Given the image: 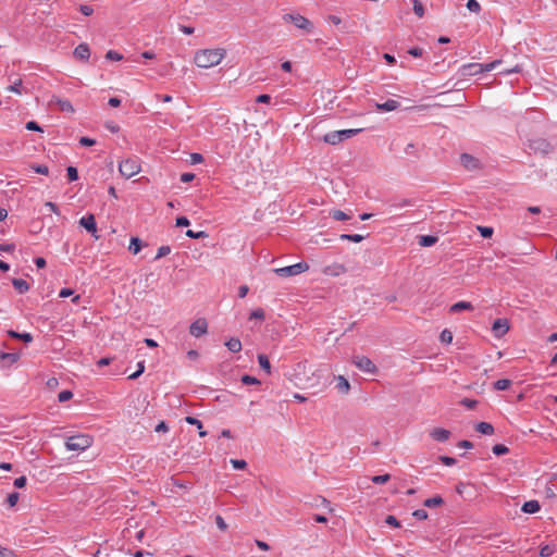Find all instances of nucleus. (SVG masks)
Segmentation results:
<instances>
[{"label": "nucleus", "instance_id": "obj_22", "mask_svg": "<svg viewBox=\"0 0 557 557\" xmlns=\"http://www.w3.org/2000/svg\"><path fill=\"white\" fill-rule=\"evenodd\" d=\"M473 306L469 301H458L450 307V312L456 313L463 310H472Z\"/></svg>", "mask_w": 557, "mask_h": 557}, {"label": "nucleus", "instance_id": "obj_10", "mask_svg": "<svg viewBox=\"0 0 557 557\" xmlns=\"http://www.w3.org/2000/svg\"><path fill=\"white\" fill-rule=\"evenodd\" d=\"M460 163L465 169H467L469 171H474V170L480 169L479 159L474 158L473 156H471L469 153H462L460 156Z\"/></svg>", "mask_w": 557, "mask_h": 557}, {"label": "nucleus", "instance_id": "obj_64", "mask_svg": "<svg viewBox=\"0 0 557 557\" xmlns=\"http://www.w3.org/2000/svg\"><path fill=\"white\" fill-rule=\"evenodd\" d=\"M45 207L48 208L51 212H53L55 214H60L59 207L54 202L47 201L45 203Z\"/></svg>", "mask_w": 557, "mask_h": 557}, {"label": "nucleus", "instance_id": "obj_49", "mask_svg": "<svg viewBox=\"0 0 557 557\" xmlns=\"http://www.w3.org/2000/svg\"><path fill=\"white\" fill-rule=\"evenodd\" d=\"M231 463L236 470H243L247 466V462L243 459H231Z\"/></svg>", "mask_w": 557, "mask_h": 557}, {"label": "nucleus", "instance_id": "obj_18", "mask_svg": "<svg viewBox=\"0 0 557 557\" xmlns=\"http://www.w3.org/2000/svg\"><path fill=\"white\" fill-rule=\"evenodd\" d=\"M336 388L339 393L342 394H347L350 389V384L348 382V380L346 377H344L343 375H338L336 377Z\"/></svg>", "mask_w": 557, "mask_h": 557}, {"label": "nucleus", "instance_id": "obj_41", "mask_svg": "<svg viewBox=\"0 0 557 557\" xmlns=\"http://www.w3.org/2000/svg\"><path fill=\"white\" fill-rule=\"evenodd\" d=\"M21 85H22V81L21 79H16L7 89L9 91H12V92L21 95L22 94Z\"/></svg>", "mask_w": 557, "mask_h": 557}, {"label": "nucleus", "instance_id": "obj_29", "mask_svg": "<svg viewBox=\"0 0 557 557\" xmlns=\"http://www.w3.org/2000/svg\"><path fill=\"white\" fill-rule=\"evenodd\" d=\"M141 246H143V243L138 237H132L128 249L134 255H137L140 251Z\"/></svg>", "mask_w": 557, "mask_h": 557}, {"label": "nucleus", "instance_id": "obj_27", "mask_svg": "<svg viewBox=\"0 0 557 557\" xmlns=\"http://www.w3.org/2000/svg\"><path fill=\"white\" fill-rule=\"evenodd\" d=\"M185 421L188 423V424H191V425H198V430H199V436L200 437H205L207 435V432L202 430V422L195 418V417H186L185 418Z\"/></svg>", "mask_w": 557, "mask_h": 557}, {"label": "nucleus", "instance_id": "obj_1", "mask_svg": "<svg viewBox=\"0 0 557 557\" xmlns=\"http://www.w3.org/2000/svg\"><path fill=\"white\" fill-rule=\"evenodd\" d=\"M224 57V49H203L195 53L194 62L199 67L209 69L220 64Z\"/></svg>", "mask_w": 557, "mask_h": 557}, {"label": "nucleus", "instance_id": "obj_47", "mask_svg": "<svg viewBox=\"0 0 557 557\" xmlns=\"http://www.w3.org/2000/svg\"><path fill=\"white\" fill-rule=\"evenodd\" d=\"M440 338L442 343L450 344L453 342V334L450 331L444 330L442 331Z\"/></svg>", "mask_w": 557, "mask_h": 557}, {"label": "nucleus", "instance_id": "obj_20", "mask_svg": "<svg viewBox=\"0 0 557 557\" xmlns=\"http://www.w3.org/2000/svg\"><path fill=\"white\" fill-rule=\"evenodd\" d=\"M541 509L537 500H528L522 506V511L525 513H535Z\"/></svg>", "mask_w": 557, "mask_h": 557}, {"label": "nucleus", "instance_id": "obj_16", "mask_svg": "<svg viewBox=\"0 0 557 557\" xmlns=\"http://www.w3.org/2000/svg\"><path fill=\"white\" fill-rule=\"evenodd\" d=\"M374 107L379 111L389 112L397 110L400 107V103L397 100L388 99L383 103L374 102Z\"/></svg>", "mask_w": 557, "mask_h": 557}, {"label": "nucleus", "instance_id": "obj_24", "mask_svg": "<svg viewBox=\"0 0 557 557\" xmlns=\"http://www.w3.org/2000/svg\"><path fill=\"white\" fill-rule=\"evenodd\" d=\"M437 242L436 236L432 235H421L419 237V245L422 247H431Z\"/></svg>", "mask_w": 557, "mask_h": 557}, {"label": "nucleus", "instance_id": "obj_5", "mask_svg": "<svg viewBox=\"0 0 557 557\" xmlns=\"http://www.w3.org/2000/svg\"><path fill=\"white\" fill-rule=\"evenodd\" d=\"M283 21L286 23H293L297 28L306 33H311L313 30L312 22L298 13L284 14Z\"/></svg>", "mask_w": 557, "mask_h": 557}, {"label": "nucleus", "instance_id": "obj_57", "mask_svg": "<svg viewBox=\"0 0 557 557\" xmlns=\"http://www.w3.org/2000/svg\"><path fill=\"white\" fill-rule=\"evenodd\" d=\"M26 129L35 131V132H42V128L35 121L27 122L26 123Z\"/></svg>", "mask_w": 557, "mask_h": 557}, {"label": "nucleus", "instance_id": "obj_52", "mask_svg": "<svg viewBox=\"0 0 557 557\" xmlns=\"http://www.w3.org/2000/svg\"><path fill=\"white\" fill-rule=\"evenodd\" d=\"M461 404L467 407L468 409H474L478 405V401L475 399H470V398H463L461 400Z\"/></svg>", "mask_w": 557, "mask_h": 557}, {"label": "nucleus", "instance_id": "obj_3", "mask_svg": "<svg viewBox=\"0 0 557 557\" xmlns=\"http://www.w3.org/2000/svg\"><path fill=\"white\" fill-rule=\"evenodd\" d=\"M362 132V128H350V129H341V131H334L325 134L323 136V140L326 144L330 145H337L357 134Z\"/></svg>", "mask_w": 557, "mask_h": 557}, {"label": "nucleus", "instance_id": "obj_21", "mask_svg": "<svg viewBox=\"0 0 557 557\" xmlns=\"http://www.w3.org/2000/svg\"><path fill=\"white\" fill-rule=\"evenodd\" d=\"M475 430L484 435H492L494 433V426L488 422H479L475 425Z\"/></svg>", "mask_w": 557, "mask_h": 557}, {"label": "nucleus", "instance_id": "obj_25", "mask_svg": "<svg viewBox=\"0 0 557 557\" xmlns=\"http://www.w3.org/2000/svg\"><path fill=\"white\" fill-rule=\"evenodd\" d=\"M258 362H259L260 368L267 374H271V364H270L269 358L265 355H263V354L258 355Z\"/></svg>", "mask_w": 557, "mask_h": 557}, {"label": "nucleus", "instance_id": "obj_2", "mask_svg": "<svg viewBox=\"0 0 557 557\" xmlns=\"http://www.w3.org/2000/svg\"><path fill=\"white\" fill-rule=\"evenodd\" d=\"M92 444V438L89 435L79 434L67 437L65 447L71 451H83L89 448Z\"/></svg>", "mask_w": 557, "mask_h": 557}, {"label": "nucleus", "instance_id": "obj_42", "mask_svg": "<svg viewBox=\"0 0 557 557\" xmlns=\"http://www.w3.org/2000/svg\"><path fill=\"white\" fill-rule=\"evenodd\" d=\"M72 397H73V393L71 391H69V389H64V391L59 393L58 400L60 403H64V401L70 400Z\"/></svg>", "mask_w": 557, "mask_h": 557}, {"label": "nucleus", "instance_id": "obj_34", "mask_svg": "<svg viewBox=\"0 0 557 557\" xmlns=\"http://www.w3.org/2000/svg\"><path fill=\"white\" fill-rule=\"evenodd\" d=\"M240 381L245 385H259L260 384V381L257 377L248 375V374L243 375Z\"/></svg>", "mask_w": 557, "mask_h": 557}, {"label": "nucleus", "instance_id": "obj_56", "mask_svg": "<svg viewBox=\"0 0 557 557\" xmlns=\"http://www.w3.org/2000/svg\"><path fill=\"white\" fill-rule=\"evenodd\" d=\"M79 11L85 15V16H89L94 13V9L90 5H87V4H81L79 5Z\"/></svg>", "mask_w": 557, "mask_h": 557}, {"label": "nucleus", "instance_id": "obj_8", "mask_svg": "<svg viewBox=\"0 0 557 557\" xmlns=\"http://www.w3.org/2000/svg\"><path fill=\"white\" fill-rule=\"evenodd\" d=\"M49 106H55L62 112H66V113H73L74 112V107L71 103V101L67 100V99H62V98H60L58 96H52L51 97V99L49 101Z\"/></svg>", "mask_w": 557, "mask_h": 557}, {"label": "nucleus", "instance_id": "obj_40", "mask_svg": "<svg viewBox=\"0 0 557 557\" xmlns=\"http://www.w3.org/2000/svg\"><path fill=\"white\" fill-rule=\"evenodd\" d=\"M30 169L38 173V174H42V175H48L49 174V169L47 165H44V164H34L30 166Z\"/></svg>", "mask_w": 557, "mask_h": 557}, {"label": "nucleus", "instance_id": "obj_43", "mask_svg": "<svg viewBox=\"0 0 557 557\" xmlns=\"http://www.w3.org/2000/svg\"><path fill=\"white\" fill-rule=\"evenodd\" d=\"M106 58L111 61H121L123 59V55L115 50H109L106 53Z\"/></svg>", "mask_w": 557, "mask_h": 557}, {"label": "nucleus", "instance_id": "obj_59", "mask_svg": "<svg viewBox=\"0 0 557 557\" xmlns=\"http://www.w3.org/2000/svg\"><path fill=\"white\" fill-rule=\"evenodd\" d=\"M408 53L414 58H419L423 54V49L419 47H413L408 50Z\"/></svg>", "mask_w": 557, "mask_h": 557}, {"label": "nucleus", "instance_id": "obj_51", "mask_svg": "<svg viewBox=\"0 0 557 557\" xmlns=\"http://www.w3.org/2000/svg\"><path fill=\"white\" fill-rule=\"evenodd\" d=\"M553 553H554V548H553L552 546H549V545H545V546H543V547L541 548V550H540V555H541L542 557H549V556H552V555H553Z\"/></svg>", "mask_w": 557, "mask_h": 557}, {"label": "nucleus", "instance_id": "obj_12", "mask_svg": "<svg viewBox=\"0 0 557 557\" xmlns=\"http://www.w3.org/2000/svg\"><path fill=\"white\" fill-rule=\"evenodd\" d=\"M74 57L81 61H88L90 58V49L87 44H79L73 51Z\"/></svg>", "mask_w": 557, "mask_h": 557}, {"label": "nucleus", "instance_id": "obj_9", "mask_svg": "<svg viewBox=\"0 0 557 557\" xmlns=\"http://www.w3.org/2000/svg\"><path fill=\"white\" fill-rule=\"evenodd\" d=\"M208 332V323L206 319H197L189 326V333L195 337H200Z\"/></svg>", "mask_w": 557, "mask_h": 557}, {"label": "nucleus", "instance_id": "obj_63", "mask_svg": "<svg viewBox=\"0 0 557 557\" xmlns=\"http://www.w3.org/2000/svg\"><path fill=\"white\" fill-rule=\"evenodd\" d=\"M256 101L258 103H269L271 101V96L270 95H267V94H262V95H259L257 98H256Z\"/></svg>", "mask_w": 557, "mask_h": 557}, {"label": "nucleus", "instance_id": "obj_17", "mask_svg": "<svg viewBox=\"0 0 557 557\" xmlns=\"http://www.w3.org/2000/svg\"><path fill=\"white\" fill-rule=\"evenodd\" d=\"M20 359V354L17 352H1L0 360L4 366H11L15 363Z\"/></svg>", "mask_w": 557, "mask_h": 557}, {"label": "nucleus", "instance_id": "obj_14", "mask_svg": "<svg viewBox=\"0 0 557 557\" xmlns=\"http://www.w3.org/2000/svg\"><path fill=\"white\" fill-rule=\"evenodd\" d=\"M481 63H468L463 64L459 72L462 76H474L481 74Z\"/></svg>", "mask_w": 557, "mask_h": 557}, {"label": "nucleus", "instance_id": "obj_46", "mask_svg": "<svg viewBox=\"0 0 557 557\" xmlns=\"http://www.w3.org/2000/svg\"><path fill=\"white\" fill-rule=\"evenodd\" d=\"M170 252H171V248L169 246H161V247H159V249L157 251L154 260L163 258V257L168 256Z\"/></svg>", "mask_w": 557, "mask_h": 557}, {"label": "nucleus", "instance_id": "obj_53", "mask_svg": "<svg viewBox=\"0 0 557 557\" xmlns=\"http://www.w3.org/2000/svg\"><path fill=\"white\" fill-rule=\"evenodd\" d=\"M412 516L417 518L418 520H425L428 519V512L424 509H417L412 512Z\"/></svg>", "mask_w": 557, "mask_h": 557}, {"label": "nucleus", "instance_id": "obj_6", "mask_svg": "<svg viewBox=\"0 0 557 557\" xmlns=\"http://www.w3.org/2000/svg\"><path fill=\"white\" fill-rule=\"evenodd\" d=\"M308 270V263L302 261L292 265L274 269L273 272L281 277H287L301 274Z\"/></svg>", "mask_w": 557, "mask_h": 557}, {"label": "nucleus", "instance_id": "obj_54", "mask_svg": "<svg viewBox=\"0 0 557 557\" xmlns=\"http://www.w3.org/2000/svg\"><path fill=\"white\" fill-rule=\"evenodd\" d=\"M26 483H27V479H26V476L22 475V476H20V478H16V479L14 480V483H13V484H14V486H15L16 488H23V487L26 485Z\"/></svg>", "mask_w": 557, "mask_h": 557}, {"label": "nucleus", "instance_id": "obj_36", "mask_svg": "<svg viewBox=\"0 0 557 557\" xmlns=\"http://www.w3.org/2000/svg\"><path fill=\"white\" fill-rule=\"evenodd\" d=\"M492 450L496 456H500L507 454L509 451V448L504 444H496L493 446Z\"/></svg>", "mask_w": 557, "mask_h": 557}, {"label": "nucleus", "instance_id": "obj_39", "mask_svg": "<svg viewBox=\"0 0 557 557\" xmlns=\"http://www.w3.org/2000/svg\"><path fill=\"white\" fill-rule=\"evenodd\" d=\"M20 498V494L17 492L10 493L7 497V504L9 507H14Z\"/></svg>", "mask_w": 557, "mask_h": 557}, {"label": "nucleus", "instance_id": "obj_7", "mask_svg": "<svg viewBox=\"0 0 557 557\" xmlns=\"http://www.w3.org/2000/svg\"><path fill=\"white\" fill-rule=\"evenodd\" d=\"M354 364L361 371L366 373H375L377 371V368L372 362V360L366 356H357L354 358Z\"/></svg>", "mask_w": 557, "mask_h": 557}, {"label": "nucleus", "instance_id": "obj_4", "mask_svg": "<svg viewBox=\"0 0 557 557\" xmlns=\"http://www.w3.org/2000/svg\"><path fill=\"white\" fill-rule=\"evenodd\" d=\"M141 170L139 159L137 157L122 160L119 164V171L125 178H131L138 174Z\"/></svg>", "mask_w": 557, "mask_h": 557}, {"label": "nucleus", "instance_id": "obj_38", "mask_svg": "<svg viewBox=\"0 0 557 557\" xmlns=\"http://www.w3.org/2000/svg\"><path fill=\"white\" fill-rule=\"evenodd\" d=\"M466 5L470 12L479 13L481 11V5L476 0H468Z\"/></svg>", "mask_w": 557, "mask_h": 557}, {"label": "nucleus", "instance_id": "obj_28", "mask_svg": "<svg viewBox=\"0 0 557 557\" xmlns=\"http://www.w3.org/2000/svg\"><path fill=\"white\" fill-rule=\"evenodd\" d=\"M444 503L443 498L440 495L428 498L424 500L423 505L429 508L441 506Z\"/></svg>", "mask_w": 557, "mask_h": 557}, {"label": "nucleus", "instance_id": "obj_45", "mask_svg": "<svg viewBox=\"0 0 557 557\" xmlns=\"http://www.w3.org/2000/svg\"><path fill=\"white\" fill-rule=\"evenodd\" d=\"M478 231L480 232L481 236L484 238H490L493 235V228L488 226H478Z\"/></svg>", "mask_w": 557, "mask_h": 557}, {"label": "nucleus", "instance_id": "obj_23", "mask_svg": "<svg viewBox=\"0 0 557 557\" xmlns=\"http://www.w3.org/2000/svg\"><path fill=\"white\" fill-rule=\"evenodd\" d=\"M225 346L232 352H238L242 350V343L238 338L232 337L226 343Z\"/></svg>", "mask_w": 557, "mask_h": 557}, {"label": "nucleus", "instance_id": "obj_35", "mask_svg": "<svg viewBox=\"0 0 557 557\" xmlns=\"http://www.w3.org/2000/svg\"><path fill=\"white\" fill-rule=\"evenodd\" d=\"M413 12L417 16H424V7L419 0H413Z\"/></svg>", "mask_w": 557, "mask_h": 557}, {"label": "nucleus", "instance_id": "obj_32", "mask_svg": "<svg viewBox=\"0 0 557 557\" xmlns=\"http://www.w3.org/2000/svg\"><path fill=\"white\" fill-rule=\"evenodd\" d=\"M341 239L349 240L354 243H360L363 240V236L360 234H342Z\"/></svg>", "mask_w": 557, "mask_h": 557}, {"label": "nucleus", "instance_id": "obj_60", "mask_svg": "<svg viewBox=\"0 0 557 557\" xmlns=\"http://www.w3.org/2000/svg\"><path fill=\"white\" fill-rule=\"evenodd\" d=\"M385 522L395 528H398L400 525L399 521L396 519V517H394L392 515L386 517Z\"/></svg>", "mask_w": 557, "mask_h": 557}, {"label": "nucleus", "instance_id": "obj_61", "mask_svg": "<svg viewBox=\"0 0 557 557\" xmlns=\"http://www.w3.org/2000/svg\"><path fill=\"white\" fill-rule=\"evenodd\" d=\"M264 318V311L262 309H256L250 313V319H260Z\"/></svg>", "mask_w": 557, "mask_h": 557}, {"label": "nucleus", "instance_id": "obj_19", "mask_svg": "<svg viewBox=\"0 0 557 557\" xmlns=\"http://www.w3.org/2000/svg\"><path fill=\"white\" fill-rule=\"evenodd\" d=\"M12 284L18 294H25L29 290V284L23 278H13Z\"/></svg>", "mask_w": 557, "mask_h": 557}, {"label": "nucleus", "instance_id": "obj_55", "mask_svg": "<svg viewBox=\"0 0 557 557\" xmlns=\"http://www.w3.org/2000/svg\"><path fill=\"white\" fill-rule=\"evenodd\" d=\"M215 523H216V527L221 530V531H226L227 529V524L226 522L224 521V519L221 517V516H216L215 517Z\"/></svg>", "mask_w": 557, "mask_h": 557}, {"label": "nucleus", "instance_id": "obj_30", "mask_svg": "<svg viewBox=\"0 0 557 557\" xmlns=\"http://www.w3.org/2000/svg\"><path fill=\"white\" fill-rule=\"evenodd\" d=\"M511 381L508 379H502L494 383V388L496 391H506L510 387Z\"/></svg>", "mask_w": 557, "mask_h": 557}, {"label": "nucleus", "instance_id": "obj_62", "mask_svg": "<svg viewBox=\"0 0 557 557\" xmlns=\"http://www.w3.org/2000/svg\"><path fill=\"white\" fill-rule=\"evenodd\" d=\"M79 144L82 146L90 147V146H94L96 144V140L91 139L89 137H81Z\"/></svg>", "mask_w": 557, "mask_h": 557}, {"label": "nucleus", "instance_id": "obj_13", "mask_svg": "<svg viewBox=\"0 0 557 557\" xmlns=\"http://www.w3.org/2000/svg\"><path fill=\"white\" fill-rule=\"evenodd\" d=\"M450 431L443 429V428H435L430 432V436L440 443H444L449 440L450 437Z\"/></svg>", "mask_w": 557, "mask_h": 557}, {"label": "nucleus", "instance_id": "obj_48", "mask_svg": "<svg viewBox=\"0 0 557 557\" xmlns=\"http://www.w3.org/2000/svg\"><path fill=\"white\" fill-rule=\"evenodd\" d=\"M66 172H67V177H69L70 182H74V181H76L78 178V172H77L76 168L69 166L66 169Z\"/></svg>", "mask_w": 557, "mask_h": 557}, {"label": "nucleus", "instance_id": "obj_33", "mask_svg": "<svg viewBox=\"0 0 557 557\" xmlns=\"http://www.w3.org/2000/svg\"><path fill=\"white\" fill-rule=\"evenodd\" d=\"M502 61L500 60H495L493 62H490V63H484V64H481V73H485V72H491L493 71L494 69H496V66L498 64H500Z\"/></svg>", "mask_w": 557, "mask_h": 557}, {"label": "nucleus", "instance_id": "obj_50", "mask_svg": "<svg viewBox=\"0 0 557 557\" xmlns=\"http://www.w3.org/2000/svg\"><path fill=\"white\" fill-rule=\"evenodd\" d=\"M0 557H17L15 553L8 548L0 545Z\"/></svg>", "mask_w": 557, "mask_h": 557}, {"label": "nucleus", "instance_id": "obj_58", "mask_svg": "<svg viewBox=\"0 0 557 557\" xmlns=\"http://www.w3.org/2000/svg\"><path fill=\"white\" fill-rule=\"evenodd\" d=\"M440 460L445 465V466H448V467H451L456 463V459L453 458V457H448V456H441L440 457Z\"/></svg>", "mask_w": 557, "mask_h": 557}, {"label": "nucleus", "instance_id": "obj_37", "mask_svg": "<svg viewBox=\"0 0 557 557\" xmlns=\"http://www.w3.org/2000/svg\"><path fill=\"white\" fill-rule=\"evenodd\" d=\"M186 236H188L189 238H195V239H199V238H206L208 237V234L203 231H198V232H195L193 230H188L186 232Z\"/></svg>", "mask_w": 557, "mask_h": 557}, {"label": "nucleus", "instance_id": "obj_31", "mask_svg": "<svg viewBox=\"0 0 557 557\" xmlns=\"http://www.w3.org/2000/svg\"><path fill=\"white\" fill-rule=\"evenodd\" d=\"M330 216L336 221L349 220L350 216L342 210H333L330 212Z\"/></svg>", "mask_w": 557, "mask_h": 557}, {"label": "nucleus", "instance_id": "obj_44", "mask_svg": "<svg viewBox=\"0 0 557 557\" xmlns=\"http://www.w3.org/2000/svg\"><path fill=\"white\" fill-rule=\"evenodd\" d=\"M391 479L389 474H381V475H374L372 476L371 481L374 484H384Z\"/></svg>", "mask_w": 557, "mask_h": 557}, {"label": "nucleus", "instance_id": "obj_26", "mask_svg": "<svg viewBox=\"0 0 557 557\" xmlns=\"http://www.w3.org/2000/svg\"><path fill=\"white\" fill-rule=\"evenodd\" d=\"M8 334L10 337L22 339L25 343H30L33 341V336L30 333H18L11 330L8 332Z\"/></svg>", "mask_w": 557, "mask_h": 557}, {"label": "nucleus", "instance_id": "obj_15", "mask_svg": "<svg viewBox=\"0 0 557 557\" xmlns=\"http://www.w3.org/2000/svg\"><path fill=\"white\" fill-rule=\"evenodd\" d=\"M79 224L89 233L92 235L97 232V224L95 216L92 214H88L86 216H83L79 220Z\"/></svg>", "mask_w": 557, "mask_h": 557}, {"label": "nucleus", "instance_id": "obj_11", "mask_svg": "<svg viewBox=\"0 0 557 557\" xmlns=\"http://www.w3.org/2000/svg\"><path fill=\"white\" fill-rule=\"evenodd\" d=\"M509 330V325L506 319H497L494 321L492 331L494 336L497 338L503 337Z\"/></svg>", "mask_w": 557, "mask_h": 557}]
</instances>
